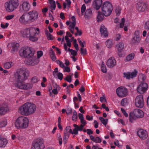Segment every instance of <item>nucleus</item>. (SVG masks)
Here are the masks:
<instances>
[{"instance_id":"nucleus-1","label":"nucleus","mask_w":149,"mask_h":149,"mask_svg":"<svg viewBox=\"0 0 149 149\" xmlns=\"http://www.w3.org/2000/svg\"><path fill=\"white\" fill-rule=\"evenodd\" d=\"M29 74V70L26 68H22L18 70L14 75L15 77L17 80V83L14 84L15 86L24 90L31 89L33 87L32 84L29 83H25L24 81L28 79Z\"/></svg>"},{"instance_id":"nucleus-2","label":"nucleus","mask_w":149,"mask_h":149,"mask_svg":"<svg viewBox=\"0 0 149 149\" xmlns=\"http://www.w3.org/2000/svg\"><path fill=\"white\" fill-rule=\"evenodd\" d=\"M36 109V105L31 103L27 102L20 107L19 110L23 115L28 116L35 112Z\"/></svg>"},{"instance_id":"nucleus-3","label":"nucleus","mask_w":149,"mask_h":149,"mask_svg":"<svg viewBox=\"0 0 149 149\" xmlns=\"http://www.w3.org/2000/svg\"><path fill=\"white\" fill-rule=\"evenodd\" d=\"M21 33L23 37L29 38L30 40L33 42L36 41L38 40L35 37L37 32L35 28H26L22 31Z\"/></svg>"},{"instance_id":"nucleus-4","label":"nucleus","mask_w":149,"mask_h":149,"mask_svg":"<svg viewBox=\"0 0 149 149\" xmlns=\"http://www.w3.org/2000/svg\"><path fill=\"white\" fill-rule=\"evenodd\" d=\"M29 120L26 117L21 116L16 120L15 125L17 129L26 128L28 126Z\"/></svg>"},{"instance_id":"nucleus-5","label":"nucleus","mask_w":149,"mask_h":149,"mask_svg":"<svg viewBox=\"0 0 149 149\" xmlns=\"http://www.w3.org/2000/svg\"><path fill=\"white\" fill-rule=\"evenodd\" d=\"M101 10L102 13L105 16H109L113 10L112 4L108 1L104 2L101 6Z\"/></svg>"},{"instance_id":"nucleus-6","label":"nucleus","mask_w":149,"mask_h":149,"mask_svg":"<svg viewBox=\"0 0 149 149\" xmlns=\"http://www.w3.org/2000/svg\"><path fill=\"white\" fill-rule=\"evenodd\" d=\"M19 54L21 56L28 58L33 56L34 53L31 51L30 47H26L22 48L20 50Z\"/></svg>"},{"instance_id":"nucleus-7","label":"nucleus","mask_w":149,"mask_h":149,"mask_svg":"<svg viewBox=\"0 0 149 149\" xmlns=\"http://www.w3.org/2000/svg\"><path fill=\"white\" fill-rule=\"evenodd\" d=\"M44 141L42 138L38 139L35 140L33 143L31 149H44L45 148Z\"/></svg>"},{"instance_id":"nucleus-8","label":"nucleus","mask_w":149,"mask_h":149,"mask_svg":"<svg viewBox=\"0 0 149 149\" xmlns=\"http://www.w3.org/2000/svg\"><path fill=\"white\" fill-rule=\"evenodd\" d=\"M28 13H24L19 18V21L22 24L26 25L30 23Z\"/></svg>"},{"instance_id":"nucleus-9","label":"nucleus","mask_w":149,"mask_h":149,"mask_svg":"<svg viewBox=\"0 0 149 149\" xmlns=\"http://www.w3.org/2000/svg\"><path fill=\"white\" fill-rule=\"evenodd\" d=\"M39 59L36 57L33 56L26 59L25 63L29 65L34 66L37 64L39 62Z\"/></svg>"},{"instance_id":"nucleus-10","label":"nucleus","mask_w":149,"mask_h":149,"mask_svg":"<svg viewBox=\"0 0 149 149\" xmlns=\"http://www.w3.org/2000/svg\"><path fill=\"white\" fill-rule=\"evenodd\" d=\"M30 8V6L29 2L26 1L22 2L19 7V11L21 12H25L28 11Z\"/></svg>"},{"instance_id":"nucleus-11","label":"nucleus","mask_w":149,"mask_h":149,"mask_svg":"<svg viewBox=\"0 0 149 149\" xmlns=\"http://www.w3.org/2000/svg\"><path fill=\"white\" fill-rule=\"evenodd\" d=\"M127 91L125 88L120 86L117 88L116 93L118 96L120 97H124L127 95Z\"/></svg>"},{"instance_id":"nucleus-12","label":"nucleus","mask_w":149,"mask_h":149,"mask_svg":"<svg viewBox=\"0 0 149 149\" xmlns=\"http://www.w3.org/2000/svg\"><path fill=\"white\" fill-rule=\"evenodd\" d=\"M144 103L142 95H140L136 97L135 102V104L136 107L140 108H142L144 106Z\"/></svg>"},{"instance_id":"nucleus-13","label":"nucleus","mask_w":149,"mask_h":149,"mask_svg":"<svg viewBox=\"0 0 149 149\" xmlns=\"http://www.w3.org/2000/svg\"><path fill=\"white\" fill-rule=\"evenodd\" d=\"M28 14L29 16L30 23L34 22L38 18V13L35 10L30 11L28 13Z\"/></svg>"},{"instance_id":"nucleus-14","label":"nucleus","mask_w":149,"mask_h":149,"mask_svg":"<svg viewBox=\"0 0 149 149\" xmlns=\"http://www.w3.org/2000/svg\"><path fill=\"white\" fill-rule=\"evenodd\" d=\"M148 88V85L147 83H142L137 87L138 92L141 94H142L146 91Z\"/></svg>"},{"instance_id":"nucleus-15","label":"nucleus","mask_w":149,"mask_h":149,"mask_svg":"<svg viewBox=\"0 0 149 149\" xmlns=\"http://www.w3.org/2000/svg\"><path fill=\"white\" fill-rule=\"evenodd\" d=\"M137 134L142 139H145L148 137V134L147 131L142 129L139 130L137 132Z\"/></svg>"},{"instance_id":"nucleus-16","label":"nucleus","mask_w":149,"mask_h":149,"mask_svg":"<svg viewBox=\"0 0 149 149\" xmlns=\"http://www.w3.org/2000/svg\"><path fill=\"white\" fill-rule=\"evenodd\" d=\"M134 36L132 38L131 43L132 44H138L141 40V38L137 31L134 32Z\"/></svg>"},{"instance_id":"nucleus-17","label":"nucleus","mask_w":149,"mask_h":149,"mask_svg":"<svg viewBox=\"0 0 149 149\" xmlns=\"http://www.w3.org/2000/svg\"><path fill=\"white\" fill-rule=\"evenodd\" d=\"M137 8L139 11L144 12L146 9L147 6L145 3L139 1L137 3Z\"/></svg>"},{"instance_id":"nucleus-18","label":"nucleus","mask_w":149,"mask_h":149,"mask_svg":"<svg viewBox=\"0 0 149 149\" xmlns=\"http://www.w3.org/2000/svg\"><path fill=\"white\" fill-rule=\"evenodd\" d=\"M116 61L113 57L109 58L107 62V66L110 68H113L116 65Z\"/></svg>"},{"instance_id":"nucleus-19","label":"nucleus","mask_w":149,"mask_h":149,"mask_svg":"<svg viewBox=\"0 0 149 149\" xmlns=\"http://www.w3.org/2000/svg\"><path fill=\"white\" fill-rule=\"evenodd\" d=\"M5 7L6 10L9 12L13 11L16 8L13 5L10 1L9 3H6L5 4Z\"/></svg>"},{"instance_id":"nucleus-20","label":"nucleus","mask_w":149,"mask_h":149,"mask_svg":"<svg viewBox=\"0 0 149 149\" xmlns=\"http://www.w3.org/2000/svg\"><path fill=\"white\" fill-rule=\"evenodd\" d=\"M5 7L6 10L9 12L13 11L16 8L13 5L10 1L9 3H6L5 4Z\"/></svg>"},{"instance_id":"nucleus-21","label":"nucleus","mask_w":149,"mask_h":149,"mask_svg":"<svg viewBox=\"0 0 149 149\" xmlns=\"http://www.w3.org/2000/svg\"><path fill=\"white\" fill-rule=\"evenodd\" d=\"M9 110L7 104L3 103L0 108V116L4 114Z\"/></svg>"},{"instance_id":"nucleus-22","label":"nucleus","mask_w":149,"mask_h":149,"mask_svg":"<svg viewBox=\"0 0 149 149\" xmlns=\"http://www.w3.org/2000/svg\"><path fill=\"white\" fill-rule=\"evenodd\" d=\"M134 115L138 118H142L144 116L143 112L140 109H135L134 111Z\"/></svg>"},{"instance_id":"nucleus-23","label":"nucleus","mask_w":149,"mask_h":149,"mask_svg":"<svg viewBox=\"0 0 149 149\" xmlns=\"http://www.w3.org/2000/svg\"><path fill=\"white\" fill-rule=\"evenodd\" d=\"M102 0H95L94 1L93 5L94 8L97 10H99L101 7L102 4Z\"/></svg>"},{"instance_id":"nucleus-24","label":"nucleus","mask_w":149,"mask_h":149,"mask_svg":"<svg viewBox=\"0 0 149 149\" xmlns=\"http://www.w3.org/2000/svg\"><path fill=\"white\" fill-rule=\"evenodd\" d=\"M100 32L102 35H103L104 37L108 36V32L107 31V29L104 26H101L100 28Z\"/></svg>"},{"instance_id":"nucleus-25","label":"nucleus","mask_w":149,"mask_h":149,"mask_svg":"<svg viewBox=\"0 0 149 149\" xmlns=\"http://www.w3.org/2000/svg\"><path fill=\"white\" fill-rule=\"evenodd\" d=\"M8 143V141L6 139L2 137L0 135V147H4Z\"/></svg>"},{"instance_id":"nucleus-26","label":"nucleus","mask_w":149,"mask_h":149,"mask_svg":"<svg viewBox=\"0 0 149 149\" xmlns=\"http://www.w3.org/2000/svg\"><path fill=\"white\" fill-rule=\"evenodd\" d=\"M104 15L100 11L98 12V14L97 15V22H102L104 19Z\"/></svg>"},{"instance_id":"nucleus-27","label":"nucleus","mask_w":149,"mask_h":149,"mask_svg":"<svg viewBox=\"0 0 149 149\" xmlns=\"http://www.w3.org/2000/svg\"><path fill=\"white\" fill-rule=\"evenodd\" d=\"M90 137L91 140L96 143H100L102 142L101 139L99 137H95L93 135H90Z\"/></svg>"},{"instance_id":"nucleus-28","label":"nucleus","mask_w":149,"mask_h":149,"mask_svg":"<svg viewBox=\"0 0 149 149\" xmlns=\"http://www.w3.org/2000/svg\"><path fill=\"white\" fill-rule=\"evenodd\" d=\"M92 15V11L90 8L87 9L85 13V17L86 18H89Z\"/></svg>"},{"instance_id":"nucleus-29","label":"nucleus","mask_w":149,"mask_h":149,"mask_svg":"<svg viewBox=\"0 0 149 149\" xmlns=\"http://www.w3.org/2000/svg\"><path fill=\"white\" fill-rule=\"evenodd\" d=\"M49 3L51 4L50 6L51 8L53 10H54L56 7L55 1L54 0H48Z\"/></svg>"},{"instance_id":"nucleus-30","label":"nucleus","mask_w":149,"mask_h":149,"mask_svg":"<svg viewBox=\"0 0 149 149\" xmlns=\"http://www.w3.org/2000/svg\"><path fill=\"white\" fill-rule=\"evenodd\" d=\"M117 49L123 50L124 48V44L122 42H120L117 45Z\"/></svg>"},{"instance_id":"nucleus-31","label":"nucleus","mask_w":149,"mask_h":149,"mask_svg":"<svg viewBox=\"0 0 149 149\" xmlns=\"http://www.w3.org/2000/svg\"><path fill=\"white\" fill-rule=\"evenodd\" d=\"M134 54L133 53H132L129 54L126 57V60L127 61H129L131 60L134 58Z\"/></svg>"},{"instance_id":"nucleus-32","label":"nucleus","mask_w":149,"mask_h":149,"mask_svg":"<svg viewBox=\"0 0 149 149\" xmlns=\"http://www.w3.org/2000/svg\"><path fill=\"white\" fill-rule=\"evenodd\" d=\"M99 119L102 123L104 125L106 126L107 124L108 121V119L107 118H104L102 117H99Z\"/></svg>"},{"instance_id":"nucleus-33","label":"nucleus","mask_w":149,"mask_h":149,"mask_svg":"<svg viewBox=\"0 0 149 149\" xmlns=\"http://www.w3.org/2000/svg\"><path fill=\"white\" fill-rule=\"evenodd\" d=\"M13 63L12 62H8L4 63V67L6 69H9L13 65Z\"/></svg>"},{"instance_id":"nucleus-34","label":"nucleus","mask_w":149,"mask_h":149,"mask_svg":"<svg viewBox=\"0 0 149 149\" xmlns=\"http://www.w3.org/2000/svg\"><path fill=\"white\" fill-rule=\"evenodd\" d=\"M138 73V71L136 69H134V71L132 72H130V74L131 79H132L136 77Z\"/></svg>"},{"instance_id":"nucleus-35","label":"nucleus","mask_w":149,"mask_h":149,"mask_svg":"<svg viewBox=\"0 0 149 149\" xmlns=\"http://www.w3.org/2000/svg\"><path fill=\"white\" fill-rule=\"evenodd\" d=\"M77 118L78 116L77 112L75 110H74L73 111L72 119L74 121H76L77 120Z\"/></svg>"},{"instance_id":"nucleus-36","label":"nucleus","mask_w":149,"mask_h":149,"mask_svg":"<svg viewBox=\"0 0 149 149\" xmlns=\"http://www.w3.org/2000/svg\"><path fill=\"white\" fill-rule=\"evenodd\" d=\"M123 74V77L126 78L127 79H131L130 74V72H124Z\"/></svg>"},{"instance_id":"nucleus-37","label":"nucleus","mask_w":149,"mask_h":149,"mask_svg":"<svg viewBox=\"0 0 149 149\" xmlns=\"http://www.w3.org/2000/svg\"><path fill=\"white\" fill-rule=\"evenodd\" d=\"M10 1L16 8H17L19 4L18 0H11Z\"/></svg>"},{"instance_id":"nucleus-38","label":"nucleus","mask_w":149,"mask_h":149,"mask_svg":"<svg viewBox=\"0 0 149 149\" xmlns=\"http://www.w3.org/2000/svg\"><path fill=\"white\" fill-rule=\"evenodd\" d=\"M134 113H130L129 114V120L132 123L134 120H135L134 118Z\"/></svg>"},{"instance_id":"nucleus-39","label":"nucleus","mask_w":149,"mask_h":149,"mask_svg":"<svg viewBox=\"0 0 149 149\" xmlns=\"http://www.w3.org/2000/svg\"><path fill=\"white\" fill-rule=\"evenodd\" d=\"M19 45L18 43L13 44L12 47L13 50L14 51H17L18 48L19 47Z\"/></svg>"},{"instance_id":"nucleus-40","label":"nucleus","mask_w":149,"mask_h":149,"mask_svg":"<svg viewBox=\"0 0 149 149\" xmlns=\"http://www.w3.org/2000/svg\"><path fill=\"white\" fill-rule=\"evenodd\" d=\"M101 69L102 71L104 73L107 72V69L104 64H103V62H102V63L101 65Z\"/></svg>"},{"instance_id":"nucleus-41","label":"nucleus","mask_w":149,"mask_h":149,"mask_svg":"<svg viewBox=\"0 0 149 149\" xmlns=\"http://www.w3.org/2000/svg\"><path fill=\"white\" fill-rule=\"evenodd\" d=\"M105 44L108 48H110L112 45V42L111 40H108L106 42Z\"/></svg>"},{"instance_id":"nucleus-42","label":"nucleus","mask_w":149,"mask_h":149,"mask_svg":"<svg viewBox=\"0 0 149 149\" xmlns=\"http://www.w3.org/2000/svg\"><path fill=\"white\" fill-rule=\"evenodd\" d=\"M64 80L69 82H71L72 81V76L70 75H67L66 78H64Z\"/></svg>"},{"instance_id":"nucleus-43","label":"nucleus","mask_w":149,"mask_h":149,"mask_svg":"<svg viewBox=\"0 0 149 149\" xmlns=\"http://www.w3.org/2000/svg\"><path fill=\"white\" fill-rule=\"evenodd\" d=\"M118 50V54L119 56L120 57H122L123 55V50L117 49Z\"/></svg>"},{"instance_id":"nucleus-44","label":"nucleus","mask_w":149,"mask_h":149,"mask_svg":"<svg viewBox=\"0 0 149 149\" xmlns=\"http://www.w3.org/2000/svg\"><path fill=\"white\" fill-rule=\"evenodd\" d=\"M81 53L82 55H85L87 54V51L86 48L83 49L81 48L80 49Z\"/></svg>"},{"instance_id":"nucleus-45","label":"nucleus","mask_w":149,"mask_h":149,"mask_svg":"<svg viewBox=\"0 0 149 149\" xmlns=\"http://www.w3.org/2000/svg\"><path fill=\"white\" fill-rule=\"evenodd\" d=\"M86 10V7L84 4H83L81 8V12L82 15H83L84 13L85 12Z\"/></svg>"},{"instance_id":"nucleus-46","label":"nucleus","mask_w":149,"mask_h":149,"mask_svg":"<svg viewBox=\"0 0 149 149\" xmlns=\"http://www.w3.org/2000/svg\"><path fill=\"white\" fill-rule=\"evenodd\" d=\"M56 62L61 68H63L65 67V65L62 62L59 60H56Z\"/></svg>"},{"instance_id":"nucleus-47","label":"nucleus","mask_w":149,"mask_h":149,"mask_svg":"<svg viewBox=\"0 0 149 149\" xmlns=\"http://www.w3.org/2000/svg\"><path fill=\"white\" fill-rule=\"evenodd\" d=\"M7 124V122L4 121L0 122V128L5 127Z\"/></svg>"},{"instance_id":"nucleus-48","label":"nucleus","mask_w":149,"mask_h":149,"mask_svg":"<svg viewBox=\"0 0 149 149\" xmlns=\"http://www.w3.org/2000/svg\"><path fill=\"white\" fill-rule=\"evenodd\" d=\"M31 81L33 83H37L38 81V78L36 76L34 77L31 78Z\"/></svg>"},{"instance_id":"nucleus-49","label":"nucleus","mask_w":149,"mask_h":149,"mask_svg":"<svg viewBox=\"0 0 149 149\" xmlns=\"http://www.w3.org/2000/svg\"><path fill=\"white\" fill-rule=\"evenodd\" d=\"M100 100L102 103L104 102H107L106 99L104 95H103L102 97H100Z\"/></svg>"},{"instance_id":"nucleus-50","label":"nucleus","mask_w":149,"mask_h":149,"mask_svg":"<svg viewBox=\"0 0 149 149\" xmlns=\"http://www.w3.org/2000/svg\"><path fill=\"white\" fill-rule=\"evenodd\" d=\"M57 75L58 76L57 77V78H58L60 80H62L63 78V74L62 73L59 72L58 73Z\"/></svg>"},{"instance_id":"nucleus-51","label":"nucleus","mask_w":149,"mask_h":149,"mask_svg":"<svg viewBox=\"0 0 149 149\" xmlns=\"http://www.w3.org/2000/svg\"><path fill=\"white\" fill-rule=\"evenodd\" d=\"M37 58L39 59V58H40L43 55V52L41 51H38L37 52Z\"/></svg>"},{"instance_id":"nucleus-52","label":"nucleus","mask_w":149,"mask_h":149,"mask_svg":"<svg viewBox=\"0 0 149 149\" xmlns=\"http://www.w3.org/2000/svg\"><path fill=\"white\" fill-rule=\"evenodd\" d=\"M71 134L77 135L78 134V130L77 128H74L73 131L72 130Z\"/></svg>"},{"instance_id":"nucleus-53","label":"nucleus","mask_w":149,"mask_h":149,"mask_svg":"<svg viewBox=\"0 0 149 149\" xmlns=\"http://www.w3.org/2000/svg\"><path fill=\"white\" fill-rule=\"evenodd\" d=\"M66 132H68L71 133L72 129L70 126H68L66 127L65 130H64Z\"/></svg>"},{"instance_id":"nucleus-54","label":"nucleus","mask_w":149,"mask_h":149,"mask_svg":"<svg viewBox=\"0 0 149 149\" xmlns=\"http://www.w3.org/2000/svg\"><path fill=\"white\" fill-rule=\"evenodd\" d=\"M127 102V100L126 98L123 99L121 102V104L122 106H124L125 105V103H126Z\"/></svg>"},{"instance_id":"nucleus-55","label":"nucleus","mask_w":149,"mask_h":149,"mask_svg":"<svg viewBox=\"0 0 149 149\" xmlns=\"http://www.w3.org/2000/svg\"><path fill=\"white\" fill-rule=\"evenodd\" d=\"M9 25V24L8 23H6L5 24H1V26L3 29H5L7 28Z\"/></svg>"},{"instance_id":"nucleus-56","label":"nucleus","mask_w":149,"mask_h":149,"mask_svg":"<svg viewBox=\"0 0 149 149\" xmlns=\"http://www.w3.org/2000/svg\"><path fill=\"white\" fill-rule=\"evenodd\" d=\"M72 109L70 108H68L67 109V111L66 112L68 115L71 114L72 113Z\"/></svg>"},{"instance_id":"nucleus-57","label":"nucleus","mask_w":149,"mask_h":149,"mask_svg":"<svg viewBox=\"0 0 149 149\" xmlns=\"http://www.w3.org/2000/svg\"><path fill=\"white\" fill-rule=\"evenodd\" d=\"M47 38L49 40H52L53 39L52 36L50 33L47 36Z\"/></svg>"},{"instance_id":"nucleus-58","label":"nucleus","mask_w":149,"mask_h":149,"mask_svg":"<svg viewBox=\"0 0 149 149\" xmlns=\"http://www.w3.org/2000/svg\"><path fill=\"white\" fill-rule=\"evenodd\" d=\"M121 110L122 113L124 114V115L126 117H127L128 116V114L125 111L123 108H121Z\"/></svg>"},{"instance_id":"nucleus-59","label":"nucleus","mask_w":149,"mask_h":149,"mask_svg":"<svg viewBox=\"0 0 149 149\" xmlns=\"http://www.w3.org/2000/svg\"><path fill=\"white\" fill-rule=\"evenodd\" d=\"M121 36L120 34H117L116 35V40L118 41L121 38Z\"/></svg>"},{"instance_id":"nucleus-60","label":"nucleus","mask_w":149,"mask_h":149,"mask_svg":"<svg viewBox=\"0 0 149 149\" xmlns=\"http://www.w3.org/2000/svg\"><path fill=\"white\" fill-rule=\"evenodd\" d=\"M71 24L70 25L69 27L71 29H74L76 24V23L74 22H71Z\"/></svg>"},{"instance_id":"nucleus-61","label":"nucleus","mask_w":149,"mask_h":149,"mask_svg":"<svg viewBox=\"0 0 149 149\" xmlns=\"http://www.w3.org/2000/svg\"><path fill=\"white\" fill-rule=\"evenodd\" d=\"M144 27L146 29L149 30V21H148L146 23Z\"/></svg>"},{"instance_id":"nucleus-62","label":"nucleus","mask_w":149,"mask_h":149,"mask_svg":"<svg viewBox=\"0 0 149 149\" xmlns=\"http://www.w3.org/2000/svg\"><path fill=\"white\" fill-rule=\"evenodd\" d=\"M64 70L65 72H70V69L69 67H67H67L65 66V67H64Z\"/></svg>"},{"instance_id":"nucleus-63","label":"nucleus","mask_w":149,"mask_h":149,"mask_svg":"<svg viewBox=\"0 0 149 149\" xmlns=\"http://www.w3.org/2000/svg\"><path fill=\"white\" fill-rule=\"evenodd\" d=\"M139 76L141 78V79L143 81H144L146 79V76L144 74H140Z\"/></svg>"},{"instance_id":"nucleus-64","label":"nucleus","mask_w":149,"mask_h":149,"mask_svg":"<svg viewBox=\"0 0 149 149\" xmlns=\"http://www.w3.org/2000/svg\"><path fill=\"white\" fill-rule=\"evenodd\" d=\"M14 17V15H10L7 16L6 17V19L10 20L13 18Z\"/></svg>"}]
</instances>
